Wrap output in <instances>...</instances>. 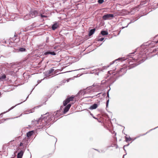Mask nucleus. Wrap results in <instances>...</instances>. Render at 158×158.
Masks as SVG:
<instances>
[{"label":"nucleus","mask_w":158,"mask_h":158,"mask_svg":"<svg viewBox=\"0 0 158 158\" xmlns=\"http://www.w3.org/2000/svg\"><path fill=\"white\" fill-rule=\"evenodd\" d=\"M109 99H108L106 101V107H108V104H109Z\"/></svg>","instance_id":"obj_28"},{"label":"nucleus","mask_w":158,"mask_h":158,"mask_svg":"<svg viewBox=\"0 0 158 158\" xmlns=\"http://www.w3.org/2000/svg\"><path fill=\"white\" fill-rule=\"evenodd\" d=\"M158 127V126L155 127V128H154L153 129H151L150 130L148 131L146 133H145V134H140L139 135H140V136L144 135H146V134H147L149 132H150V131H152V130H153L154 129H156V128H157Z\"/></svg>","instance_id":"obj_16"},{"label":"nucleus","mask_w":158,"mask_h":158,"mask_svg":"<svg viewBox=\"0 0 158 158\" xmlns=\"http://www.w3.org/2000/svg\"><path fill=\"white\" fill-rule=\"evenodd\" d=\"M30 15H27L24 17V19L25 20H27L30 19L29 17Z\"/></svg>","instance_id":"obj_21"},{"label":"nucleus","mask_w":158,"mask_h":158,"mask_svg":"<svg viewBox=\"0 0 158 158\" xmlns=\"http://www.w3.org/2000/svg\"><path fill=\"white\" fill-rule=\"evenodd\" d=\"M156 43H158V40L157 41Z\"/></svg>","instance_id":"obj_51"},{"label":"nucleus","mask_w":158,"mask_h":158,"mask_svg":"<svg viewBox=\"0 0 158 158\" xmlns=\"http://www.w3.org/2000/svg\"><path fill=\"white\" fill-rule=\"evenodd\" d=\"M29 96V95H28L27 96V98H26V99H25L24 101H23V102H25V101H26L27 100V98H28Z\"/></svg>","instance_id":"obj_36"},{"label":"nucleus","mask_w":158,"mask_h":158,"mask_svg":"<svg viewBox=\"0 0 158 158\" xmlns=\"http://www.w3.org/2000/svg\"><path fill=\"white\" fill-rule=\"evenodd\" d=\"M75 96L72 95L71 97L68 96L67 98L63 102V105L64 106H66L67 104L70 101H72L74 98Z\"/></svg>","instance_id":"obj_2"},{"label":"nucleus","mask_w":158,"mask_h":158,"mask_svg":"<svg viewBox=\"0 0 158 158\" xmlns=\"http://www.w3.org/2000/svg\"><path fill=\"white\" fill-rule=\"evenodd\" d=\"M127 70V69L126 68L124 67L123 68L120 69V70L119 71V73H120V72H123V73H125L126 72Z\"/></svg>","instance_id":"obj_17"},{"label":"nucleus","mask_w":158,"mask_h":158,"mask_svg":"<svg viewBox=\"0 0 158 158\" xmlns=\"http://www.w3.org/2000/svg\"><path fill=\"white\" fill-rule=\"evenodd\" d=\"M98 152H100V151H99V150H98V149H95Z\"/></svg>","instance_id":"obj_38"},{"label":"nucleus","mask_w":158,"mask_h":158,"mask_svg":"<svg viewBox=\"0 0 158 158\" xmlns=\"http://www.w3.org/2000/svg\"><path fill=\"white\" fill-rule=\"evenodd\" d=\"M99 95H106L105 93H99Z\"/></svg>","instance_id":"obj_35"},{"label":"nucleus","mask_w":158,"mask_h":158,"mask_svg":"<svg viewBox=\"0 0 158 158\" xmlns=\"http://www.w3.org/2000/svg\"><path fill=\"white\" fill-rule=\"evenodd\" d=\"M19 51L20 52L25 51H26V49L24 48H20L19 49Z\"/></svg>","instance_id":"obj_22"},{"label":"nucleus","mask_w":158,"mask_h":158,"mask_svg":"<svg viewBox=\"0 0 158 158\" xmlns=\"http://www.w3.org/2000/svg\"><path fill=\"white\" fill-rule=\"evenodd\" d=\"M41 120H42V117H41L38 120H35L32 121V126L35 125L37 124H40V123H41Z\"/></svg>","instance_id":"obj_4"},{"label":"nucleus","mask_w":158,"mask_h":158,"mask_svg":"<svg viewBox=\"0 0 158 158\" xmlns=\"http://www.w3.org/2000/svg\"><path fill=\"white\" fill-rule=\"evenodd\" d=\"M22 103V102H21L20 103V104H21V103ZM19 104H17L16 105H19Z\"/></svg>","instance_id":"obj_47"},{"label":"nucleus","mask_w":158,"mask_h":158,"mask_svg":"<svg viewBox=\"0 0 158 158\" xmlns=\"http://www.w3.org/2000/svg\"><path fill=\"white\" fill-rule=\"evenodd\" d=\"M33 134V131H29L27 133V136L28 137H30Z\"/></svg>","instance_id":"obj_13"},{"label":"nucleus","mask_w":158,"mask_h":158,"mask_svg":"<svg viewBox=\"0 0 158 158\" xmlns=\"http://www.w3.org/2000/svg\"><path fill=\"white\" fill-rule=\"evenodd\" d=\"M18 80H16V81H15V84H16V82H17V81Z\"/></svg>","instance_id":"obj_41"},{"label":"nucleus","mask_w":158,"mask_h":158,"mask_svg":"<svg viewBox=\"0 0 158 158\" xmlns=\"http://www.w3.org/2000/svg\"><path fill=\"white\" fill-rule=\"evenodd\" d=\"M65 80H63L61 82V84L60 85H63L65 83V82H66L67 81V82L69 81V80H66L65 81Z\"/></svg>","instance_id":"obj_20"},{"label":"nucleus","mask_w":158,"mask_h":158,"mask_svg":"<svg viewBox=\"0 0 158 158\" xmlns=\"http://www.w3.org/2000/svg\"><path fill=\"white\" fill-rule=\"evenodd\" d=\"M92 117H93V118H95V119H97V118H95V117L94 116H93Z\"/></svg>","instance_id":"obj_44"},{"label":"nucleus","mask_w":158,"mask_h":158,"mask_svg":"<svg viewBox=\"0 0 158 158\" xmlns=\"http://www.w3.org/2000/svg\"><path fill=\"white\" fill-rule=\"evenodd\" d=\"M1 92H0V96H1Z\"/></svg>","instance_id":"obj_49"},{"label":"nucleus","mask_w":158,"mask_h":158,"mask_svg":"<svg viewBox=\"0 0 158 158\" xmlns=\"http://www.w3.org/2000/svg\"><path fill=\"white\" fill-rule=\"evenodd\" d=\"M17 105H16L15 106H12L10 108V109H9L8 110V111H7L6 112H7L8 111H10V110H12V109H13V108H14Z\"/></svg>","instance_id":"obj_29"},{"label":"nucleus","mask_w":158,"mask_h":158,"mask_svg":"<svg viewBox=\"0 0 158 158\" xmlns=\"http://www.w3.org/2000/svg\"><path fill=\"white\" fill-rule=\"evenodd\" d=\"M23 143H22V142L20 143L19 144V146H22L23 145Z\"/></svg>","instance_id":"obj_34"},{"label":"nucleus","mask_w":158,"mask_h":158,"mask_svg":"<svg viewBox=\"0 0 158 158\" xmlns=\"http://www.w3.org/2000/svg\"><path fill=\"white\" fill-rule=\"evenodd\" d=\"M114 15L113 14H107L103 15L102 17V19L104 20L110 19L111 18L114 17Z\"/></svg>","instance_id":"obj_5"},{"label":"nucleus","mask_w":158,"mask_h":158,"mask_svg":"<svg viewBox=\"0 0 158 158\" xmlns=\"http://www.w3.org/2000/svg\"><path fill=\"white\" fill-rule=\"evenodd\" d=\"M92 117H93V118H95V119H97V118H95V117L94 116H93Z\"/></svg>","instance_id":"obj_43"},{"label":"nucleus","mask_w":158,"mask_h":158,"mask_svg":"<svg viewBox=\"0 0 158 158\" xmlns=\"http://www.w3.org/2000/svg\"><path fill=\"white\" fill-rule=\"evenodd\" d=\"M101 152H105V151H104V150H101Z\"/></svg>","instance_id":"obj_37"},{"label":"nucleus","mask_w":158,"mask_h":158,"mask_svg":"<svg viewBox=\"0 0 158 158\" xmlns=\"http://www.w3.org/2000/svg\"><path fill=\"white\" fill-rule=\"evenodd\" d=\"M125 155H124L123 156V158H124V156Z\"/></svg>","instance_id":"obj_48"},{"label":"nucleus","mask_w":158,"mask_h":158,"mask_svg":"<svg viewBox=\"0 0 158 158\" xmlns=\"http://www.w3.org/2000/svg\"><path fill=\"white\" fill-rule=\"evenodd\" d=\"M92 117H93V118H95V119H97V118H95V117L94 116H93Z\"/></svg>","instance_id":"obj_45"},{"label":"nucleus","mask_w":158,"mask_h":158,"mask_svg":"<svg viewBox=\"0 0 158 158\" xmlns=\"http://www.w3.org/2000/svg\"><path fill=\"white\" fill-rule=\"evenodd\" d=\"M41 80H38L37 81V82H38V84L35 85V86H36L38 85V84L40 83L41 82Z\"/></svg>","instance_id":"obj_32"},{"label":"nucleus","mask_w":158,"mask_h":158,"mask_svg":"<svg viewBox=\"0 0 158 158\" xmlns=\"http://www.w3.org/2000/svg\"><path fill=\"white\" fill-rule=\"evenodd\" d=\"M90 115L91 116H93V114H92V113H90Z\"/></svg>","instance_id":"obj_42"},{"label":"nucleus","mask_w":158,"mask_h":158,"mask_svg":"<svg viewBox=\"0 0 158 158\" xmlns=\"http://www.w3.org/2000/svg\"><path fill=\"white\" fill-rule=\"evenodd\" d=\"M58 27V25L57 23H55L52 25V29L53 30L56 29Z\"/></svg>","instance_id":"obj_15"},{"label":"nucleus","mask_w":158,"mask_h":158,"mask_svg":"<svg viewBox=\"0 0 158 158\" xmlns=\"http://www.w3.org/2000/svg\"><path fill=\"white\" fill-rule=\"evenodd\" d=\"M42 120L41 123H40L41 125L49 126L50 124H52L53 121H52L53 116L52 115L47 116L43 117V115H41Z\"/></svg>","instance_id":"obj_1"},{"label":"nucleus","mask_w":158,"mask_h":158,"mask_svg":"<svg viewBox=\"0 0 158 158\" xmlns=\"http://www.w3.org/2000/svg\"><path fill=\"white\" fill-rule=\"evenodd\" d=\"M51 54L52 55H56V54L54 52H46L44 53V55H46L48 54Z\"/></svg>","instance_id":"obj_11"},{"label":"nucleus","mask_w":158,"mask_h":158,"mask_svg":"<svg viewBox=\"0 0 158 158\" xmlns=\"http://www.w3.org/2000/svg\"><path fill=\"white\" fill-rule=\"evenodd\" d=\"M39 14V11L36 10H32L30 12V16L32 18H34Z\"/></svg>","instance_id":"obj_3"},{"label":"nucleus","mask_w":158,"mask_h":158,"mask_svg":"<svg viewBox=\"0 0 158 158\" xmlns=\"http://www.w3.org/2000/svg\"><path fill=\"white\" fill-rule=\"evenodd\" d=\"M136 66V65L135 64H132L131 65H130V66H131V67L129 68V69H130L131 68H133V67H134L135 66Z\"/></svg>","instance_id":"obj_26"},{"label":"nucleus","mask_w":158,"mask_h":158,"mask_svg":"<svg viewBox=\"0 0 158 158\" xmlns=\"http://www.w3.org/2000/svg\"><path fill=\"white\" fill-rule=\"evenodd\" d=\"M98 106L97 104L94 103L91 105L90 107L89 108V109L90 110H93L96 109Z\"/></svg>","instance_id":"obj_9"},{"label":"nucleus","mask_w":158,"mask_h":158,"mask_svg":"<svg viewBox=\"0 0 158 158\" xmlns=\"http://www.w3.org/2000/svg\"><path fill=\"white\" fill-rule=\"evenodd\" d=\"M110 89L108 90L107 92V97H106V98H107L108 97V98H109V92L110 91Z\"/></svg>","instance_id":"obj_23"},{"label":"nucleus","mask_w":158,"mask_h":158,"mask_svg":"<svg viewBox=\"0 0 158 158\" xmlns=\"http://www.w3.org/2000/svg\"><path fill=\"white\" fill-rule=\"evenodd\" d=\"M34 89V88H33V89H32V91H31V93H30V94L31 93V92H32V90H33Z\"/></svg>","instance_id":"obj_46"},{"label":"nucleus","mask_w":158,"mask_h":158,"mask_svg":"<svg viewBox=\"0 0 158 158\" xmlns=\"http://www.w3.org/2000/svg\"><path fill=\"white\" fill-rule=\"evenodd\" d=\"M104 2V0H98V2L100 4H102Z\"/></svg>","instance_id":"obj_25"},{"label":"nucleus","mask_w":158,"mask_h":158,"mask_svg":"<svg viewBox=\"0 0 158 158\" xmlns=\"http://www.w3.org/2000/svg\"><path fill=\"white\" fill-rule=\"evenodd\" d=\"M105 82V81H104V80L102 81V83H104V82Z\"/></svg>","instance_id":"obj_40"},{"label":"nucleus","mask_w":158,"mask_h":158,"mask_svg":"<svg viewBox=\"0 0 158 158\" xmlns=\"http://www.w3.org/2000/svg\"><path fill=\"white\" fill-rule=\"evenodd\" d=\"M23 84V83H19L18 85H22V84Z\"/></svg>","instance_id":"obj_39"},{"label":"nucleus","mask_w":158,"mask_h":158,"mask_svg":"<svg viewBox=\"0 0 158 158\" xmlns=\"http://www.w3.org/2000/svg\"><path fill=\"white\" fill-rule=\"evenodd\" d=\"M90 97L89 96V97Z\"/></svg>","instance_id":"obj_53"},{"label":"nucleus","mask_w":158,"mask_h":158,"mask_svg":"<svg viewBox=\"0 0 158 158\" xmlns=\"http://www.w3.org/2000/svg\"><path fill=\"white\" fill-rule=\"evenodd\" d=\"M71 106V104H69L64 107L63 112L64 113H66L68 111Z\"/></svg>","instance_id":"obj_7"},{"label":"nucleus","mask_w":158,"mask_h":158,"mask_svg":"<svg viewBox=\"0 0 158 158\" xmlns=\"http://www.w3.org/2000/svg\"><path fill=\"white\" fill-rule=\"evenodd\" d=\"M86 89H84V90H80L79 92L77 93V95L80 96V95H84L87 93L86 91Z\"/></svg>","instance_id":"obj_6"},{"label":"nucleus","mask_w":158,"mask_h":158,"mask_svg":"<svg viewBox=\"0 0 158 158\" xmlns=\"http://www.w3.org/2000/svg\"><path fill=\"white\" fill-rule=\"evenodd\" d=\"M34 109H32L30 110L26 111H25V114H27L28 113H32L34 111Z\"/></svg>","instance_id":"obj_19"},{"label":"nucleus","mask_w":158,"mask_h":158,"mask_svg":"<svg viewBox=\"0 0 158 158\" xmlns=\"http://www.w3.org/2000/svg\"><path fill=\"white\" fill-rule=\"evenodd\" d=\"M101 34L103 35H107L108 34V32L106 31H102L101 32Z\"/></svg>","instance_id":"obj_18"},{"label":"nucleus","mask_w":158,"mask_h":158,"mask_svg":"<svg viewBox=\"0 0 158 158\" xmlns=\"http://www.w3.org/2000/svg\"><path fill=\"white\" fill-rule=\"evenodd\" d=\"M104 38H101L98 39V41H103L104 40Z\"/></svg>","instance_id":"obj_27"},{"label":"nucleus","mask_w":158,"mask_h":158,"mask_svg":"<svg viewBox=\"0 0 158 158\" xmlns=\"http://www.w3.org/2000/svg\"><path fill=\"white\" fill-rule=\"evenodd\" d=\"M140 137V135H138L134 139H133V140H135V139H136L137 138H139Z\"/></svg>","instance_id":"obj_33"},{"label":"nucleus","mask_w":158,"mask_h":158,"mask_svg":"<svg viewBox=\"0 0 158 158\" xmlns=\"http://www.w3.org/2000/svg\"><path fill=\"white\" fill-rule=\"evenodd\" d=\"M24 152V151L23 150H21L17 154V158H22Z\"/></svg>","instance_id":"obj_10"},{"label":"nucleus","mask_w":158,"mask_h":158,"mask_svg":"<svg viewBox=\"0 0 158 158\" xmlns=\"http://www.w3.org/2000/svg\"><path fill=\"white\" fill-rule=\"evenodd\" d=\"M56 114V113H55V115Z\"/></svg>","instance_id":"obj_52"},{"label":"nucleus","mask_w":158,"mask_h":158,"mask_svg":"<svg viewBox=\"0 0 158 158\" xmlns=\"http://www.w3.org/2000/svg\"><path fill=\"white\" fill-rule=\"evenodd\" d=\"M125 141L126 142H128L129 141L131 140L134 141L133 140L134 139H133L132 138H131L130 137L129 138L127 137L126 136H125Z\"/></svg>","instance_id":"obj_14"},{"label":"nucleus","mask_w":158,"mask_h":158,"mask_svg":"<svg viewBox=\"0 0 158 158\" xmlns=\"http://www.w3.org/2000/svg\"><path fill=\"white\" fill-rule=\"evenodd\" d=\"M129 145V144L128 143V144L126 145H124V146L123 147V149H124V150L126 151V150H125V148H124V147H126V146H128Z\"/></svg>","instance_id":"obj_31"},{"label":"nucleus","mask_w":158,"mask_h":158,"mask_svg":"<svg viewBox=\"0 0 158 158\" xmlns=\"http://www.w3.org/2000/svg\"><path fill=\"white\" fill-rule=\"evenodd\" d=\"M56 142L57 141V139H56Z\"/></svg>","instance_id":"obj_50"},{"label":"nucleus","mask_w":158,"mask_h":158,"mask_svg":"<svg viewBox=\"0 0 158 158\" xmlns=\"http://www.w3.org/2000/svg\"><path fill=\"white\" fill-rule=\"evenodd\" d=\"M95 29L94 28L92 29L91 30L89 31V36H90L91 35H92L95 32Z\"/></svg>","instance_id":"obj_12"},{"label":"nucleus","mask_w":158,"mask_h":158,"mask_svg":"<svg viewBox=\"0 0 158 158\" xmlns=\"http://www.w3.org/2000/svg\"><path fill=\"white\" fill-rule=\"evenodd\" d=\"M6 76L5 74L3 75L1 77H0V79H4L6 78Z\"/></svg>","instance_id":"obj_24"},{"label":"nucleus","mask_w":158,"mask_h":158,"mask_svg":"<svg viewBox=\"0 0 158 158\" xmlns=\"http://www.w3.org/2000/svg\"><path fill=\"white\" fill-rule=\"evenodd\" d=\"M54 69H51L50 70L47 71L46 73L47 75L51 76L54 73Z\"/></svg>","instance_id":"obj_8"},{"label":"nucleus","mask_w":158,"mask_h":158,"mask_svg":"<svg viewBox=\"0 0 158 158\" xmlns=\"http://www.w3.org/2000/svg\"><path fill=\"white\" fill-rule=\"evenodd\" d=\"M40 16L42 18H43V17H47V16L45 15H43L42 14H40Z\"/></svg>","instance_id":"obj_30"}]
</instances>
